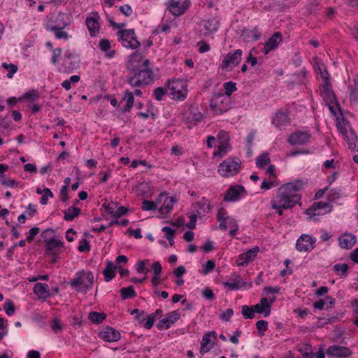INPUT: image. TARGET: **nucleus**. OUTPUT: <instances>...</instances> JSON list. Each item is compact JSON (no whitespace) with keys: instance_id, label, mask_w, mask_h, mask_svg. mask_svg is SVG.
<instances>
[{"instance_id":"1","label":"nucleus","mask_w":358,"mask_h":358,"mask_svg":"<svg viewBox=\"0 0 358 358\" xmlns=\"http://www.w3.org/2000/svg\"><path fill=\"white\" fill-rule=\"evenodd\" d=\"M131 76L127 82L132 87H140L142 85H148L152 82L154 72L150 67V60L146 59L143 62L141 67L134 66L130 69Z\"/></svg>"},{"instance_id":"2","label":"nucleus","mask_w":358,"mask_h":358,"mask_svg":"<svg viewBox=\"0 0 358 358\" xmlns=\"http://www.w3.org/2000/svg\"><path fill=\"white\" fill-rule=\"evenodd\" d=\"M94 281V275L92 271H81L76 273V278H73L69 284L75 291L86 294L92 288Z\"/></svg>"},{"instance_id":"3","label":"nucleus","mask_w":358,"mask_h":358,"mask_svg":"<svg viewBox=\"0 0 358 358\" xmlns=\"http://www.w3.org/2000/svg\"><path fill=\"white\" fill-rule=\"evenodd\" d=\"M303 186V182L301 180H296L292 182L286 183L282 185L278 190V197H280L279 201L282 203V199L285 197L289 200H292L293 198L297 197L298 199L296 201V204L301 200V196L296 194V192L299 191Z\"/></svg>"},{"instance_id":"4","label":"nucleus","mask_w":358,"mask_h":358,"mask_svg":"<svg viewBox=\"0 0 358 358\" xmlns=\"http://www.w3.org/2000/svg\"><path fill=\"white\" fill-rule=\"evenodd\" d=\"M64 243L60 239L55 238L46 240V259H49L51 264H55L60 255L64 252Z\"/></svg>"},{"instance_id":"5","label":"nucleus","mask_w":358,"mask_h":358,"mask_svg":"<svg viewBox=\"0 0 358 358\" xmlns=\"http://www.w3.org/2000/svg\"><path fill=\"white\" fill-rule=\"evenodd\" d=\"M211 110L215 115H222L231 108V97L222 93L215 94L210 103Z\"/></svg>"},{"instance_id":"6","label":"nucleus","mask_w":358,"mask_h":358,"mask_svg":"<svg viewBox=\"0 0 358 358\" xmlns=\"http://www.w3.org/2000/svg\"><path fill=\"white\" fill-rule=\"evenodd\" d=\"M241 164L239 158H227L219 165L217 171L222 177H232L239 172Z\"/></svg>"},{"instance_id":"7","label":"nucleus","mask_w":358,"mask_h":358,"mask_svg":"<svg viewBox=\"0 0 358 358\" xmlns=\"http://www.w3.org/2000/svg\"><path fill=\"white\" fill-rule=\"evenodd\" d=\"M320 94L325 101L326 104L329 106L330 111L334 114L336 115V109L332 105L335 103L337 109L341 113V107L340 103L338 102L336 94L334 91L331 89V83H324L320 87Z\"/></svg>"},{"instance_id":"8","label":"nucleus","mask_w":358,"mask_h":358,"mask_svg":"<svg viewBox=\"0 0 358 358\" xmlns=\"http://www.w3.org/2000/svg\"><path fill=\"white\" fill-rule=\"evenodd\" d=\"M242 53L241 49H237L223 56L220 68L224 71H227L238 66L241 61Z\"/></svg>"},{"instance_id":"9","label":"nucleus","mask_w":358,"mask_h":358,"mask_svg":"<svg viewBox=\"0 0 358 358\" xmlns=\"http://www.w3.org/2000/svg\"><path fill=\"white\" fill-rule=\"evenodd\" d=\"M168 86L171 90V94L173 99L184 100L187 96V85L182 80H173L168 82Z\"/></svg>"},{"instance_id":"10","label":"nucleus","mask_w":358,"mask_h":358,"mask_svg":"<svg viewBox=\"0 0 358 358\" xmlns=\"http://www.w3.org/2000/svg\"><path fill=\"white\" fill-rule=\"evenodd\" d=\"M117 35L124 47L136 49L140 46V42L135 36L134 29L121 30L118 31Z\"/></svg>"},{"instance_id":"11","label":"nucleus","mask_w":358,"mask_h":358,"mask_svg":"<svg viewBox=\"0 0 358 358\" xmlns=\"http://www.w3.org/2000/svg\"><path fill=\"white\" fill-rule=\"evenodd\" d=\"M316 238L308 234L300 236L296 243V248L299 252H310L315 246Z\"/></svg>"},{"instance_id":"12","label":"nucleus","mask_w":358,"mask_h":358,"mask_svg":"<svg viewBox=\"0 0 358 358\" xmlns=\"http://www.w3.org/2000/svg\"><path fill=\"white\" fill-rule=\"evenodd\" d=\"M189 6L188 0H169L167 9L175 16H180L185 13Z\"/></svg>"},{"instance_id":"13","label":"nucleus","mask_w":358,"mask_h":358,"mask_svg":"<svg viewBox=\"0 0 358 358\" xmlns=\"http://www.w3.org/2000/svg\"><path fill=\"white\" fill-rule=\"evenodd\" d=\"M280 197H278V193L277 192L275 199L271 201L272 209L276 210L279 215H282L283 212L282 209L291 208L296 205V201L298 199L297 197L293 198L292 200H289L285 197L282 199V203H280L279 201Z\"/></svg>"},{"instance_id":"14","label":"nucleus","mask_w":358,"mask_h":358,"mask_svg":"<svg viewBox=\"0 0 358 358\" xmlns=\"http://www.w3.org/2000/svg\"><path fill=\"white\" fill-rule=\"evenodd\" d=\"M99 20L100 17L97 12L90 13V16L85 20L86 26L92 37L96 36L99 33Z\"/></svg>"},{"instance_id":"15","label":"nucleus","mask_w":358,"mask_h":358,"mask_svg":"<svg viewBox=\"0 0 358 358\" xmlns=\"http://www.w3.org/2000/svg\"><path fill=\"white\" fill-rule=\"evenodd\" d=\"M245 194H246V191L243 186H231L226 192L224 201L235 202L241 199Z\"/></svg>"},{"instance_id":"16","label":"nucleus","mask_w":358,"mask_h":358,"mask_svg":"<svg viewBox=\"0 0 358 358\" xmlns=\"http://www.w3.org/2000/svg\"><path fill=\"white\" fill-rule=\"evenodd\" d=\"M326 354L329 357L347 358L352 355V351L348 347L334 345L327 349Z\"/></svg>"},{"instance_id":"17","label":"nucleus","mask_w":358,"mask_h":358,"mask_svg":"<svg viewBox=\"0 0 358 358\" xmlns=\"http://www.w3.org/2000/svg\"><path fill=\"white\" fill-rule=\"evenodd\" d=\"M180 317V313L178 310H175L165 315V317L160 320L157 324L158 329H168L171 325L176 322Z\"/></svg>"},{"instance_id":"18","label":"nucleus","mask_w":358,"mask_h":358,"mask_svg":"<svg viewBox=\"0 0 358 358\" xmlns=\"http://www.w3.org/2000/svg\"><path fill=\"white\" fill-rule=\"evenodd\" d=\"M215 340L217 338V333L215 331H209L203 336L202 341L201 342L200 353L203 355L210 351L213 345L214 341L211 339Z\"/></svg>"},{"instance_id":"19","label":"nucleus","mask_w":358,"mask_h":358,"mask_svg":"<svg viewBox=\"0 0 358 358\" xmlns=\"http://www.w3.org/2000/svg\"><path fill=\"white\" fill-rule=\"evenodd\" d=\"M99 337L106 342H115L120 339V333L114 328L106 326L99 333Z\"/></svg>"},{"instance_id":"20","label":"nucleus","mask_w":358,"mask_h":358,"mask_svg":"<svg viewBox=\"0 0 358 358\" xmlns=\"http://www.w3.org/2000/svg\"><path fill=\"white\" fill-rule=\"evenodd\" d=\"M67 25L66 22H62L55 25H48L47 29L52 31L57 39L68 40L70 36L64 30Z\"/></svg>"},{"instance_id":"21","label":"nucleus","mask_w":358,"mask_h":358,"mask_svg":"<svg viewBox=\"0 0 358 358\" xmlns=\"http://www.w3.org/2000/svg\"><path fill=\"white\" fill-rule=\"evenodd\" d=\"M310 138V134L308 131H299L291 134L287 142L291 145H304Z\"/></svg>"},{"instance_id":"22","label":"nucleus","mask_w":358,"mask_h":358,"mask_svg":"<svg viewBox=\"0 0 358 358\" xmlns=\"http://www.w3.org/2000/svg\"><path fill=\"white\" fill-rule=\"evenodd\" d=\"M282 34L280 32H275L264 43L263 52L266 55L270 51L277 48L279 43L282 41Z\"/></svg>"},{"instance_id":"23","label":"nucleus","mask_w":358,"mask_h":358,"mask_svg":"<svg viewBox=\"0 0 358 358\" xmlns=\"http://www.w3.org/2000/svg\"><path fill=\"white\" fill-rule=\"evenodd\" d=\"M259 251V248L255 246L248 250L247 252L239 255L238 264L239 266H244L248 264L249 262H252L255 259Z\"/></svg>"},{"instance_id":"24","label":"nucleus","mask_w":358,"mask_h":358,"mask_svg":"<svg viewBox=\"0 0 358 358\" xmlns=\"http://www.w3.org/2000/svg\"><path fill=\"white\" fill-rule=\"evenodd\" d=\"M164 197L163 206L159 208L158 211L162 217H165L173 208L174 204L177 202V200L174 198L166 196L165 194H160L159 199L160 200Z\"/></svg>"},{"instance_id":"25","label":"nucleus","mask_w":358,"mask_h":358,"mask_svg":"<svg viewBox=\"0 0 358 358\" xmlns=\"http://www.w3.org/2000/svg\"><path fill=\"white\" fill-rule=\"evenodd\" d=\"M289 123V113L287 110H278L273 118L272 124L276 127H281Z\"/></svg>"},{"instance_id":"26","label":"nucleus","mask_w":358,"mask_h":358,"mask_svg":"<svg viewBox=\"0 0 358 358\" xmlns=\"http://www.w3.org/2000/svg\"><path fill=\"white\" fill-rule=\"evenodd\" d=\"M257 27L253 29H249L244 28L241 34H240V38L246 43H249L250 41H256L259 39L261 36V34L257 33Z\"/></svg>"},{"instance_id":"27","label":"nucleus","mask_w":358,"mask_h":358,"mask_svg":"<svg viewBox=\"0 0 358 358\" xmlns=\"http://www.w3.org/2000/svg\"><path fill=\"white\" fill-rule=\"evenodd\" d=\"M231 279L232 282L225 281L222 282V285L225 287H228L229 290H237L245 285V282L242 280L238 275L233 274Z\"/></svg>"},{"instance_id":"28","label":"nucleus","mask_w":358,"mask_h":358,"mask_svg":"<svg viewBox=\"0 0 358 358\" xmlns=\"http://www.w3.org/2000/svg\"><path fill=\"white\" fill-rule=\"evenodd\" d=\"M356 241V236L352 234H345L338 238L339 245L344 249L351 248Z\"/></svg>"},{"instance_id":"29","label":"nucleus","mask_w":358,"mask_h":358,"mask_svg":"<svg viewBox=\"0 0 358 358\" xmlns=\"http://www.w3.org/2000/svg\"><path fill=\"white\" fill-rule=\"evenodd\" d=\"M203 118V114L199 109L197 105H192L189 108V114L187 116V119L189 122H194V124L200 122Z\"/></svg>"},{"instance_id":"30","label":"nucleus","mask_w":358,"mask_h":358,"mask_svg":"<svg viewBox=\"0 0 358 358\" xmlns=\"http://www.w3.org/2000/svg\"><path fill=\"white\" fill-rule=\"evenodd\" d=\"M345 140L348 144V148L354 152H358V137L354 131L350 130L348 134H345Z\"/></svg>"},{"instance_id":"31","label":"nucleus","mask_w":358,"mask_h":358,"mask_svg":"<svg viewBox=\"0 0 358 358\" xmlns=\"http://www.w3.org/2000/svg\"><path fill=\"white\" fill-rule=\"evenodd\" d=\"M117 268V266L114 265L111 261L108 260L106 262V266L103 271V274L104 275V280L106 282H109L115 277V270Z\"/></svg>"},{"instance_id":"32","label":"nucleus","mask_w":358,"mask_h":358,"mask_svg":"<svg viewBox=\"0 0 358 358\" xmlns=\"http://www.w3.org/2000/svg\"><path fill=\"white\" fill-rule=\"evenodd\" d=\"M146 59L147 58H145L144 56L138 52L133 53L130 56L129 59V69H133L134 66H139L140 68L141 64H143V62L144 60H146Z\"/></svg>"},{"instance_id":"33","label":"nucleus","mask_w":358,"mask_h":358,"mask_svg":"<svg viewBox=\"0 0 358 358\" xmlns=\"http://www.w3.org/2000/svg\"><path fill=\"white\" fill-rule=\"evenodd\" d=\"M81 213V210L78 207L71 206L64 212V219L66 221H72L78 217Z\"/></svg>"},{"instance_id":"34","label":"nucleus","mask_w":358,"mask_h":358,"mask_svg":"<svg viewBox=\"0 0 358 358\" xmlns=\"http://www.w3.org/2000/svg\"><path fill=\"white\" fill-rule=\"evenodd\" d=\"M123 100L126 101L125 105L122 108V113H126L129 111L130 109L133 107L134 96L131 92L127 90L123 96Z\"/></svg>"},{"instance_id":"35","label":"nucleus","mask_w":358,"mask_h":358,"mask_svg":"<svg viewBox=\"0 0 358 358\" xmlns=\"http://www.w3.org/2000/svg\"><path fill=\"white\" fill-rule=\"evenodd\" d=\"M350 88V101L351 103H358V76L354 79L353 85L349 86Z\"/></svg>"},{"instance_id":"36","label":"nucleus","mask_w":358,"mask_h":358,"mask_svg":"<svg viewBox=\"0 0 358 358\" xmlns=\"http://www.w3.org/2000/svg\"><path fill=\"white\" fill-rule=\"evenodd\" d=\"M39 97V94L37 90H29L24 93L22 96L19 97L20 101L33 102Z\"/></svg>"},{"instance_id":"37","label":"nucleus","mask_w":358,"mask_h":358,"mask_svg":"<svg viewBox=\"0 0 358 358\" xmlns=\"http://www.w3.org/2000/svg\"><path fill=\"white\" fill-rule=\"evenodd\" d=\"M203 27L208 31H217L219 29L220 23L217 19L212 18L203 21Z\"/></svg>"},{"instance_id":"38","label":"nucleus","mask_w":358,"mask_h":358,"mask_svg":"<svg viewBox=\"0 0 358 358\" xmlns=\"http://www.w3.org/2000/svg\"><path fill=\"white\" fill-rule=\"evenodd\" d=\"M349 266L347 264H336L333 266V270L341 278H345L348 275Z\"/></svg>"},{"instance_id":"39","label":"nucleus","mask_w":358,"mask_h":358,"mask_svg":"<svg viewBox=\"0 0 358 358\" xmlns=\"http://www.w3.org/2000/svg\"><path fill=\"white\" fill-rule=\"evenodd\" d=\"M120 293L122 299H131L136 296V293L133 286L122 287L120 290Z\"/></svg>"},{"instance_id":"40","label":"nucleus","mask_w":358,"mask_h":358,"mask_svg":"<svg viewBox=\"0 0 358 358\" xmlns=\"http://www.w3.org/2000/svg\"><path fill=\"white\" fill-rule=\"evenodd\" d=\"M106 314L92 311L89 314V320L94 324H101L106 319Z\"/></svg>"},{"instance_id":"41","label":"nucleus","mask_w":358,"mask_h":358,"mask_svg":"<svg viewBox=\"0 0 358 358\" xmlns=\"http://www.w3.org/2000/svg\"><path fill=\"white\" fill-rule=\"evenodd\" d=\"M271 162L269 155L267 152L262 153L256 159V165L259 169H263Z\"/></svg>"},{"instance_id":"42","label":"nucleus","mask_w":358,"mask_h":358,"mask_svg":"<svg viewBox=\"0 0 358 358\" xmlns=\"http://www.w3.org/2000/svg\"><path fill=\"white\" fill-rule=\"evenodd\" d=\"M196 204L199 209L202 210L204 213H208V212H210L211 209L210 204L208 203V200L206 199L204 197H203L202 199L200 201L197 202Z\"/></svg>"},{"instance_id":"43","label":"nucleus","mask_w":358,"mask_h":358,"mask_svg":"<svg viewBox=\"0 0 358 358\" xmlns=\"http://www.w3.org/2000/svg\"><path fill=\"white\" fill-rule=\"evenodd\" d=\"M224 88L225 90V93L224 95H227L229 96L231 94L237 90L236 84L233 83L232 81L226 82L224 83Z\"/></svg>"},{"instance_id":"44","label":"nucleus","mask_w":358,"mask_h":358,"mask_svg":"<svg viewBox=\"0 0 358 358\" xmlns=\"http://www.w3.org/2000/svg\"><path fill=\"white\" fill-rule=\"evenodd\" d=\"M3 309L8 316H12L15 313L14 303L10 299H6L3 304Z\"/></svg>"},{"instance_id":"45","label":"nucleus","mask_w":358,"mask_h":358,"mask_svg":"<svg viewBox=\"0 0 358 358\" xmlns=\"http://www.w3.org/2000/svg\"><path fill=\"white\" fill-rule=\"evenodd\" d=\"M1 66L8 71L7 77L8 78H11L18 69L17 66L13 64L2 63Z\"/></svg>"},{"instance_id":"46","label":"nucleus","mask_w":358,"mask_h":358,"mask_svg":"<svg viewBox=\"0 0 358 358\" xmlns=\"http://www.w3.org/2000/svg\"><path fill=\"white\" fill-rule=\"evenodd\" d=\"M46 46L49 47L52 50V58H51V62L53 64H56V63L57 62V59H58V57L61 55L62 49L61 48L54 49L52 43H50V42L46 43Z\"/></svg>"},{"instance_id":"47","label":"nucleus","mask_w":358,"mask_h":358,"mask_svg":"<svg viewBox=\"0 0 358 358\" xmlns=\"http://www.w3.org/2000/svg\"><path fill=\"white\" fill-rule=\"evenodd\" d=\"M242 315L245 319H252L255 317L254 310L252 307H250L247 305L242 306Z\"/></svg>"},{"instance_id":"48","label":"nucleus","mask_w":358,"mask_h":358,"mask_svg":"<svg viewBox=\"0 0 358 358\" xmlns=\"http://www.w3.org/2000/svg\"><path fill=\"white\" fill-rule=\"evenodd\" d=\"M215 267V263L213 260H208L206 264L203 266L202 270L200 271L203 275L210 273Z\"/></svg>"},{"instance_id":"49","label":"nucleus","mask_w":358,"mask_h":358,"mask_svg":"<svg viewBox=\"0 0 358 358\" xmlns=\"http://www.w3.org/2000/svg\"><path fill=\"white\" fill-rule=\"evenodd\" d=\"M268 322L266 320H261L257 322L256 327L260 336L264 335V332L268 329Z\"/></svg>"},{"instance_id":"50","label":"nucleus","mask_w":358,"mask_h":358,"mask_svg":"<svg viewBox=\"0 0 358 358\" xmlns=\"http://www.w3.org/2000/svg\"><path fill=\"white\" fill-rule=\"evenodd\" d=\"M34 292L36 294L40 299H43L45 297V286L42 283H36L34 287Z\"/></svg>"},{"instance_id":"51","label":"nucleus","mask_w":358,"mask_h":358,"mask_svg":"<svg viewBox=\"0 0 358 358\" xmlns=\"http://www.w3.org/2000/svg\"><path fill=\"white\" fill-rule=\"evenodd\" d=\"M141 208L145 211L155 210L157 208V206L155 202L145 199L142 203Z\"/></svg>"},{"instance_id":"52","label":"nucleus","mask_w":358,"mask_h":358,"mask_svg":"<svg viewBox=\"0 0 358 358\" xmlns=\"http://www.w3.org/2000/svg\"><path fill=\"white\" fill-rule=\"evenodd\" d=\"M259 305L266 309L265 317H268L271 313V303L266 297H263L260 300Z\"/></svg>"},{"instance_id":"53","label":"nucleus","mask_w":358,"mask_h":358,"mask_svg":"<svg viewBox=\"0 0 358 358\" xmlns=\"http://www.w3.org/2000/svg\"><path fill=\"white\" fill-rule=\"evenodd\" d=\"M91 245L90 242L86 239H82L80 241V245L78 248V250L80 252H87L90 250Z\"/></svg>"},{"instance_id":"54","label":"nucleus","mask_w":358,"mask_h":358,"mask_svg":"<svg viewBox=\"0 0 358 358\" xmlns=\"http://www.w3.org/2000/svg\"><path fill=\"white\" fill-rule=\"evenodd\" d=\"M0 182L7 187H17L18 182L15 180H6L5 175L0 176Z\"/></svg>"},{"instance_id":"55","label":"nucleus","mask_w":358,"mask_h":358,"mask_svg":"<svg viewBox=\"0 0 358 358\" xmlns=\"http://www.w3.org/2000/svg\"><path fill=\"white\" fill-rule=\"evenodd\" d=\"M166 94V90L162 87L155 89L154 96L157 101L162 100L163 96Z\"/></svg>"},{"instance_id":"56","label":"nucleus","mask_w":358,"mask_h":358,"mask_svg":"<svg viewBox=\"0 0 358 358\" xmlns=\"http://www.w3.org/2000/svg\"><path fill=\"white\" fill-rule=\"evenodd\" d=\"M226 154H227L226 144H224V142L222 141V145L218 146L217 149L214 151L213 155L216 157H222Z\"/></svg>"},{"instance_id":"57","label":"nucleus","mask_w":358,"mask_h":358,"mask_svg":"<svg viewBox=\"0 0 358 358\" xmlns=\"http://www.w3.org/2000/svg\"><path fill=\"white\" fill-rule=\"evenodd\" d=\"M341 190L339 189H330L328 197L329 200L331 201H335L336 199L340 198V196L341 194Z\"/></svg>"},{"instance_id":"58","label":"nucleus","mask_w":358,"mask_h":358,"mask_svg":"<svg viewBox=\"0 0 358 358\" xmlns=\"http://www.w3.org/2000/svg\"><path fill=\"white\" fill-rule=\"evenodd\" d=\"M148 262V260L138 262L135 266L136 271L139 273H148L149 272V270L145 267V263Z\"/></svg>"},{"instance_id":"59","label":"nucleus","mask_w":358,"mask_h":358,"mask_svg":"<svg viewBox=\"0 0 358 358\" xmlns=\"http://www.w3.org/2000/svg\"><path fill=\"white\" fill-rule=\"evenodd\" d=\"M99 47L102 51L107 52L110 49V43L108 39H101L99 43Z\"/></svg>"},{"instance_id":"60","label":"nucleus","mask_w":358,"mask_h":358,"mask_svg":"<svg viewBox=\"0 0 358 358\" xmlns=\"http://www.w3.org/2000/svg\"><path fill=\"white\" fill-rule=\"evenodd\" d=\"M202 296L209 301H213L215 299V294L212 289L206 287L202 292Z\"/></svg>"},{"instance_id":"61","label":"nucleus","mask_w":358,"mask_h":358,"mask_svg":"<svg viewBox=\"0 0 358 358\" xmlns=\"http://www.w3.org/2000/svg\"><path fill=\"white\" fill-rule=\"evenodd\" d=\"M117 206V203H103L102 205V208L105 209V210L110 215H113L115 208Z\"/></svg>"},{"instance_id":"62","label":"nucleus","mask_w":358,"mask_h":358,"mask_svg":"<svg viewBox=\"0 0 358 358\" xmlns=\"http://www.w3.org/2000/svg\"><path fill=\"white\" fill-rule=\"evenodd\" d=\"M119 10L122 14H124L127 17L131 15L133 13L131 7L128 4H124L123 6H120Z\"/></svg>"},{"instance_id":"63","label":"nucleus","mask_w":358,"mask_h":358,"mask_svg":"<svg viewBox=\"0 0 358 358\" xmlns=\"http://www.w3.org/2000/svg\"><path fill=\"white\" fill-rule=\"evenodd\" d=\"M234 314V310L233 309L231 308H228L226 310V311H224V313H222L220 316V318L223 320V321H226V322H228L230 320L231 316L233 315Z\"/></svg>"},{"instance_id":"64","label":"nucleus","mask_w":358,"mask_h":358,"mask_svg":"<svg viewBox=\"0 0 358 358\" xmlns=\"http://www.w3.org/2000/svg\"><path fill=\"white\" fill-rule=\"evenodd\" d=\"M50 327L55 333H57L62 330V325L59 320L55 318L50 324Z\"/></svg>"}]
</instances>
